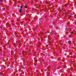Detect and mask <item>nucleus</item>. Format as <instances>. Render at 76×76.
I'll list each match as a JSON object with an SVG mask.
<instances>
[{"instance_id":"obj_2","label":"nucleus","mask_w":76,"mask_h":76,"mask_svg":"<svg viewBox=\"0 0 76 76\" xmlns=\"http://www.w3.org/2000/svg\"><path fill=\"white\" fill-rule=\"evenodd\" d=\"M0 2H3V0H0Z\"/></svg>"},{"instance_id":"obj_1","label":"nucleus","mask_w":76,"mask_h":76,"mask_svg":"<svg viewBox=\"0 0 76 76\" xmlns=\"http://www.w3.org/2000/svg\"><path fill=\"white\" fill-rule=\"evenodd\" d=\"M22 9H20V11H19V12H22Z\"/></svg>"},{"instance_id":"obj_3","label":"nucleus","mask_w":76,"mask_h":76,"mask_svg":"<svg viewBox=\"0 0 76 76\" xmlns=\"http://www.w3.org/2000/svg\"><path fill=\"white\" fill-rule=\"evenodd\" d=\"M20 9H22V6L20 7Z\"/></svg>"}]
</instances>
